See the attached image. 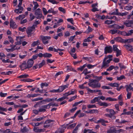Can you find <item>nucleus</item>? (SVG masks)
I'll return each mask as SVG.
<instances>
[{
    "label": "nucleus",
    "mask_w": 133,
    "mask_h": 133,
    "mask_svg": "<svg viewBox=\"0 0 133 133\" xmlns=\"http://www.w3.org/2000/svg\"><path fill=\"white\" fill-rule=\"evenodd\" d=\"M115 66L114 65L110 66L107 69V71H110L115 68Z\"/></svg>",
    "instance_id": "09e8293b"
},
{
    "label": "nucleus",
    "mask_w": 133,
    "mask_h": 133,
    "mask_svg": "<svg viewBox=\"0 0 133 133\" xmlns=\"http://www.w3.org/2000/svg\"><path fill=\"white\" fill-rule=\"evenodd\" d=\"M42 42L44 44H47L48 43L49 41L48 40L51 38V37L50 36H42L41 37Z\"/></svg>",
    "instance_id": "20e7f679"
},
{
    "label": "nucleus",
    "mask_w": 133,
    "mask_h": 133,
    "mask_svg": "<svg viewBox=\"0 0 133 133\" xmlns=\"http://www.w3.org/2000/svg\"><path fill=\"white\" fill-rule=\"evenodd\" d=\"M131 84H133V83H131L129 85H126L125 86V87L126 88V91L127 92H129L131 90H133V88L131 86Z\"/></svg>",
    "instance_id": "f3484780"
},
{
    "label": "nucleus",
    "mask_w": 133,
    "mask_h": 133,
    "mask_svg": "<svg viewBox=\"0 0 133 133\" xmlns=\"http://www.w3.org/2000/svg\"><path fill=\"white\" fill-rule=\"evenodd\" d=\"M34 63V61L33 60L29 59H28L27 64L29 69L32 67Z\"/></svg>",
    "instance_id": "f8f14e48"
},
{
    "label": "nucleus",
    "mask_w": 133,
    "mask_h": 133,
    "mask_svg": "<svg viewBox=\"0 0 133 133\" xmlns=\"http://www.w3.org/2000/svg\"><path fill=\"white\" fill-rule=\"evenodd\" d=\"M116 130L115 127H111L110 129L107 131V133H116Z\"/></svg>",
    "instance_id": "9d476101"
},
{
    "label": "nucleus",
    "mask_w": 133,
    "mask_h": 133,
    "mask_svg": "<svg viewBox=\"0 0 133 133\" xmlns=\"http://www.w3.org/2000/svg\"><path fill=\"white\" fill-rule=\"evenodd\" d=\"M109 66V65L106 62V60L104 59L101 66V69L106 68L108 67Z\"/></svg>",
    "instance_id": "2eb2a0df"
},
{
    "label": "nucleus",
    "mask_w": 133,
    "mask_h": 133,
    "mask_svg": "<svg viewBox=\"0 0 133 133\" xmlns=\"http://www.w3.org/2000/svg\"><path fill=\"white\" fill-rule=\"evenodd\" d=\"M39 42L38 40L34 42L31 44V46L32 47H34L35 46H37L39 44Z\"/></svg>",
    "instance_id": "c85d7f7f"
},
{
    "label": "nucleus",
    "mask_w": 133,
    "mask_h": 133,
    "mask_svg": "<svg viewBox=\"0 0 133 133\" xmlns=\"http://www.w3.org/2000/svg\"><path fill=\"white\" fill-rule=\"evenodd\" d=\"M69 84H68L60 86L58 89L59 92H61L63 91L65 89L68 88Z\"/></svg>",
    "instance_id": "1a4fd4ad"
},
{
    "label": "nucleus",
    "mask_w": 133,
    "mask_h": 133,
    "mask_svg": "<svg viewBox=\"0 0 133 133\" xmlns=\"http://www.w3.org/2000/svg\"><path fill=\"white\" fill-rule=\"evenodd\" d=\"M124 24L127 27L133 28V21H126L124 22Z\"/></svg>",
    "instance_id": "423d86ee"
},
{
    "label": "nucleus",
    "mask_w": 133,
    "mask_h": 133,
    "mask_svg": "<svg viewBox=\"0 0 133 133\" xmlns=\"http://www.w3.org/2000/svg\"><path fill=\"white\" fill-rule=\"evenodd\" d=\"M104 53H110L112 52L113 51L112 47L111 46H106L104 49Z\"/></svg>",
    "instance_id": "39448f33"
},
{
    "label": "nucleus",
    "mask_w": 133,
    "mask_h": 133,
    "mask_svg": "<svg viewBox=\"0 0 133 133\" xmlns=\"http://www.w3.org/2000/svg\"><path fill=\"white\" fill-rule=\"evenodd\" d=\"M12 72L10 71H9L6 73L4 72H2L1 73V74L5 75H9L11 74Z\"/></svg>",
    "instance_id": "2f4dec72"
},
{
    "label": "nucleus",
    "mask_w": 133,
    "mask_h": 133,
    "mask_svg": "<svg viewBox=\"0 0 133 133\" xmlns=\"http://www.w3.org/2000/svg\"><path fill=\"white\" fill-rule=\"evenodd\" d=\"M83 133H97L94 131H92L91 130L89 129H85L84 130Z\"/></svg>",
    "instance_id": "b1692460"
},
{
    "label": "nucleus",
    "mask_w": 133,
    "mask_h": 133,
    "mask_svg": "<svg viewBox=\"0 0 133 133\" xmlns=\"http://www.w3.org/2000/svg\"><path fill=\"white\" fill-rule=\"evenodd\" d=\"M76 123H74L72 124H71L70 125H69L67 127V129H73L74 127L76 126Z\"/></svg>",
    "instance_id": "393cba45"
},
{
    "label": "nucleus",
    "mask_w": 133,
    "mask_h": 133,
    "mask_svg": "<svg viewBox=\"0 0 133 133\" xmlns=\"http://www.w3.org/2000/svg\"><path fill=\"white\" fill-rule=\"evenodd\" d=\"M118 10L117 9H116L115 10V11L112 12L111 13V14L112 15H118L119 13L118 12Z\"/></svg>",
    "instance_id": "5fc2aeb1"
},
{
    "label": "nucleus",
    "mask_w": 133,
    "mask_h": 133,
    "mask_svg": "<svg viewBox=\"0 0 133 133\" xmlns=\"http://www.w3.org/2000/svg\"><path fill=\"white\" fill-rule=\"evenodd\" d=\"M23 38V37H21L17 36L16 37V40L17 42L16 43V45L20 44L22 43L21 40Z\"/></svg>",
    "instance_id": "a211bd4d"
},
{
    "label": "nucleus",
    "mask_w": 133,
    "mask_h": 133,
    "mask_svg": "<svg viewBox=\"0 0 133 133\" xmlns=\"http://www.w3.org/2000/svg\"><path fill=\"white\" fill-rule=\"evenodd\" d=\"M129 0H120V2L121 4H125L128 2Z\"/></svg>",
    "instance_id": "a18cd8bd"
},
{
    "label": "nucleus",
    "mask_w": 133,
    "mask_h": 133,
    "mask_svg": "<svg viewBox=\"0 0 133 133\" xmlns=\"http://www.w3.org/2000/svg\"><path fill=\"white\" fill-rule=\"evenodd\" d=\"M42 9L44 14L45 15H46L48 14V11L44 8H43Z\"/></svg>",
    "instance_id": "4d7b16f0"
},
{
    "label": "nucleus",
    "mask_w": 133,
    "mask_h": 133,
    "mask_svg": "<svg viewBox=\"0 0 133 133\" xmlns=\"http://www.w3.org/2000/svg\"><path fill=\"white\" fill-rule=\"evenodd\" d=\"M6 57L5 55L3 53H0V59H1L2 61L3 59L2 57L5 58Z\"/></svg>",
    "instance_id": "3c124183"
},
{
    "label": "nucleus",
    "mask_w": 133,
    "mask_h": 133,
    "mask_svg": "<svg viewBox=\"0 0 133 133\" xmlns=\"http://www.w3.org/2000/svg\"><path fill=\"white\" fill-rule=\"evenodd\" d=\"M85 88L87 89V90L89 92H90L91 93H93L94 92H95V90H92L90 89H89L88 87H85Z\"/></svg>",
    "instance_id": "c03bdc74"
},
{
    "label": "nucleus",
    "mask_w": 133,
    "mask_h": 133,
    "mask_svg": "<svg viewBox=\"0 0 133 133\" xmlns=\"http://www.w3.org/2000/svg\"><path fill=\"white\" fill-rule=\"evenodd\" d=\"M97 111V110H96L89 109L88 111H85L84 110H83V111L87 114H93L95 113L96 111Z\"/></svg>",
    "instance_id": "aec40b11"
},
{
    "label": "nucleus",
    "mask_w": 133,
    "mask_h": 133,
    "mask_svg": "<svg viewBox=\"0 0 133 133\" xmlns=\"http://www.w3.org/2000/svg\"><path fill=\"white\" fill-rule=\"evenodd\" d=\"M34 131L36 132H41L44 131V129H39L38 127H35L34 128Z\"/></svg>",
    "instance_id": "6ab92c4d"
},
{
    "label": "nucleus",
    "mask_w": 133,
    "mask_h": 133,
    "mask_svg": "<svg viewBox=\"0 0 133 133\" xmlns=\"http://www.w3.org/2000/svg\"><path fill=\"white\" fill-rule=\"evenodd\" d=\"M109 85L112 87H118L119 86V84L116 83H111L109 84Z\"/></svg>",
    "instance_id": "bb28decb"
},
{
    "label": "nucleus",
    "mask_w": 133,
    "mask_h": 133,
    "mask_svg": "<svg viewBox=\"0 0 133 133\" xmlns=\"http://www.w3.org/2000/svg\"><path fill=\"white\" fill-rule=\"evenodd\" d=\"M29 76V75L28 74H24L23 75L19 76L18 77V78H26L28 77Z\"/></svg>",
    "instance_id": "4c0bfd02"
},
{
    "label": "nucleus",
    "mask_w": 133,
    "mask_h": 133,
    "mask_svg": "<svg viewBox=\"0 0 133 133\" xmlns=\"http://www.w3.org/2000/svg\"><path fill=\"white\" fill-rule=\"evenodd\" d=\"M57 12L56 11H54V9L52 8H50V9L48 10V14L52 13L54 15L56 14Z\"/></svg>",
    "instance_id": "412c9836"
},
{
    "label": "nucleus",
    "mask_w": 133,
    "mask_h": 133,
    "mask_svg": "<svg viewBox=\"0 0 133 133\" xmlns=\"http://www.w3.org/2000/svg\"><path fill=\"white\" fill-rule=\"evenodd\" d=\"M45 118V117L43 116L42 117H40L38 118H35L33 120L34 121H39L40 120H41L43 119L44 118Z\"/></svg>",
    "instance_id": "79ce46f5"
},
{
    "label": "nucleus",
    "mask_w": 133,
    "mask_h": 133,
    "mask_svg": "<svg viewBox=\"0 0 133 133\" xmlns=\"http://www.w3.org/2000/svg\"><path fill=\"white\" fill-rule=\"evenodd\" d=\"M86 65L85 64H84L83 65L80 67L78 68L77 69V70H80L81 71H82L83 69L86 66Z\"/></svg>",
    "instance_id": "ea45409f"
},
{
    "label": "nucleus",
    "mask_w": 133,
    "mask_h": 133,
    "mask_svg": "<svg viewBox=\"0 0 133 133\" xmlns=\"http://www.w3.org/2000/svg\"><path fill=\"white\" fill-rule=\"evenodd\" d=\"M131 93L129 92H127V98L129 99L131 97Z\"/></svg>",
    "instance_id": "052dcab7"
},
{
    "label": "nucleus",
    "mask_w": 133,
    "mask_h": 133,
    "mask_svg": "<svg viewBox=\"0 0 133 133\" xmlns=\"http://www.w3.org/2000/svg\"><path fill=\"white\" fill-rule=\"evenodd\" d=\"M33 3L34 5L33 9V10H36L38 8L39 5L37 2L33 1Z\"/></svg>",
    "instance_id": "a878e982"
},
{
    "label": "nucleus",
    "mask_w": 133,
    "mask_h": 133,
    "mask_svg": "<svg viewBox=\"0 0 133 133\" xmlns=\"http://www.w3.org/2000/svg\"><path fill=\"white\" fill-rule=\"evenodd\" d=\"M35 14V15L37 16L36 17V18L38 19L41 18L42 15V12L39 8L36 10Z\"/></svg>",
    "instance_id": "7ed1b4c3"
},
{
    "label": "nucleus",
    "mask_w": 133,
    "mask_h": 133,
    "mask_svg": "<svg viewBox=\"0 0 133 133\" xmlns=\"http://www.w3.org/2000/svg\"><path fill=\"white\" fill-rule=\"evenodd\" d=\"M124 42L125 43H130L133 42V38H130L129 39H125L124 40Z\"/></svg>",
    "instance_id": "c756f323"
},
{
    "label": "nucleus",
    "mask_w": 133,
    "mask_h": 133,
    "mask_svg": "<svg viewBox=\"0 0 133 133\" xmlns=\"http://www.w3.org/2000/svg\"><path fill=\"white\" fill-rule=\"evenodd\" d=\"M111 105L110 103H108L105 102H100V106H102L107 107Z\"/></svg>",
    "instance_id": "4be33fe9"
},
{
    "label": "nucleus",
    "mask_w": 133,
    "mask_h": 133,
    "mask_svg": "<svg viewBox=\"0 0 133 133\" xmlns=\"http://www.w3.org/2000/svg\"><path fill=\"white\" fill-rule=\"evenodd\" d=\"M66 97L65 96H63L62 97L60 98L57 100V101H63L66 98Z\"/></svg>",
    "instance_id": "603ef678"
},
{
    "label": "nucleus",
    "mask_w": 133,
    "mask_h": 133,
    "mask_svg": "<svg viewBox=\"0 0 133 133\" xmlns=\"http://www.w3.org/2000/svg\"><path fill=\"white\" fill-rule=\"evenodd\" d=\"M115 107L116 110H117V111H120V110L119 109V105L118 104H116L114 105Z\"/></svg>",
    "instance_id": "6e6d98bb"
},
{
    "label": "nucleus",
    "mask_w": 133,
    "mask_h": 133,
    "mask_svg": "<svg viewBox=\"0 0 133 133\" xmlns=\"http://www.w3.org/2000/svg\"><path fill=\"white\" fill-rule=\"evenodd\" d=\"M110 32L112 34H115L117 32V30H111L110 31Z\"/></svg>",
    "instance_id": "338daca9"
},
{
    "label": "nucleus",
    "mask_w": 133,
    "mask_h": 133,
    "mask_svg": "<svg viewBox=\"0 0 133 133\" xmlns=\"http://www.w3.org/2000/svg\"><path fill=\"white\" fill-rule=\"evenodd\" d=\"M41 88L42 89H43V87L44 86L47 87L48 86V84L46 83H42L41 84Z\"/></svg>",
    "instance_id": "13d9d810"
},
{
    "label": "nucleus",
    "mask_w": 133,
    "mask_h": 133,
    "mask_svg": "<svg viewBox=\"0 0 133 133\" xmlns=\"http://www.w3.org/2000/svg\"><path fill=\"white\" fill-rule=\"evenodd\" d=\"M19 67L21 68V70H22L27 69H29L25 61H23L22 64L19 65Z\"/></svg>",
    "instance_id": "6e6552de"
},
{
    "label": "nucleus",
    "mask_w": 133,
    "mask_h": 133,
    "mask_svg": "<svg viewBox=\"0 0 133 133\" xmlns=\"http://www.w3.org/2000/svg\"><path fill=\"white\" fill-rule=\"evenodd\" d=\"M68 92L70 95H74V94L77 93V91L74 89H72L70 91H69Z\"/></svg>",
    "instance_id": "72a5a7b5"
},
{
    "label": "nucleus",
    "mask_w": 133,
    "mask_h": 133,
    "mask_svg": "<svg viewBox=\"0 0 133 133\" xmlns=\"http://www.w3.org/2000/svg\"><path fill=\"white\" fill-rule=\"evenodd\" d=\"M92 9L91 11H92L95 12L99 11V10L97 8L98 7L97 3L92 4Z\"/></svg>",
    "instance_id": "ddd939ff"
},
{
    "label": "nucleus",
    "mask_w": 133,
    "mask_h": 133,
    "mask_svg": "<svg viewBox=\"0 0 133 133\" xmlns=\"http://www.w3.org/2000/svg\"><path fill=\"white\" fill-rule=\"evenodd\" d=\"M95 79H92L88 83L89 85L94 88L100 87L99 82L100 81V77L97 76H94Z\"/></svg>",
    "instance_id": "f257e3e1"
},
{
    "label": "nucleus",
    "mask_w": 133,
    "mask_h": 133,
    "mask_svg": "<svg viewBox=\"0 0 133 133\" xmlns=\"http://www.w3.org/2000/svg\"><path fill=\"white\" fill-rule=\"evenodd\" d=\"M35 29V27L34 25L30 27H29L26 31V33L28 34V37L31 36V34H32V32L33 30Z\"/></svg>",
    "instance_id": "f03ea898"
},
{
    "label": "nucleus",
    "mask_w": 133,
    "mask_h": 133,
    "mask_svg": "<svg viewBox=\"0 0 133 133\" xmlns=\"http://www.w3.org/2000/svg\"><path fill=\"white\" fill-rule=\"evenodd\" d=\"M43 101L47 102H51L54 101V98H48L43 100Z\"/></svg>",
    "instance_id": "cd10ccee"
},
{
    "label": "nucleus",
    "mask_w": 133,
    "mask_h": 133,
    "mask_svg": "<svg viewBox=\"0 0 133 133\" xmlns=\"http://www.w3.org/2000/svg\"><path fill=\"white\" fill-rule=\"evenodd\" d=\"M133 8V6L131 5H128L127 6H125L124 9L125 10H131Z\"/></svg>",
    "instance_id": "f704fd0d"
},
{
    "label": "nucleus",
    "mask_w": 133,
    "mask_h": 133,
    "mask_svg": "<svg viewBox=\"0 0 133 133\" xmlns=\"http://www.w3.org/2000/svg\"><path fill=\"white\" fill-rule=\"evenodd\" d=\"M58 10L59 11L63 13H65V9L62 7H59L58 8Z\"/></svg>",
    "instance_id": "0e129e2a"
},
{
    "label": "nucleus",
    "mask_w": 133,
    "mask_h": 133,
    "mask_svg": "<svg viewBox=\"0 0 133 133\" xmlns=\"http://www.w3.org/2000/svg\"><path fill=\"white\" fill-rule=\"evenodd\" d=\"M48 1L53 4H57L59 3V2L56 1L55 0H48Z\"/></svg>",
    "instance_id": "58836bf2"
},
{
    "label": "nucleus",
    "mask_w": 133,
    "mask_h": 133,
    "mask_svg": "<svg viewBox=\"0 0 133 133\" xmlns=\"http://www.w3.org/2000/svg\"><path fill=\"white\" fill-rule=\"evenodd\" d=\"M125 78V76L123 75H122L119 77H117V79L118 80H120L123 79Z\"/></svg>",
    "instance_id": "de8ad7c7"
},
{
    "label": "nucleus",
    "mask_w": 133,
    "mask_h": 133,
    "mask_svg": "<svg viewBox=\"0 0 133 133\" xmlns=\"http://www.w3.org/2000/svg\"><path fill=\"white\" fill-rule=\"evenodd\" d=\"M92 29L90 26H89L88 29H87V31H86V32L89 33L90 32H91L92 31Z\"/></svg>",
    "instance_id": "69168bd1"
},
{
    "label": "nucleus",
    "mask_w": 133,
    "mask_h": 133,
    "mask_svg": "<svg viewBox=\"0 0 133 133\" xmlns=\"http://www.w3.org/2000/svg\"><path fill=\"white\" fill-rule=\"evenodd\" d=\"M30 21H32L35 18V17L32 14L30 13Z\"/></svg>",
    "instance_id": "bf43d9fd"
},
{
    "label": "nucleus",
    "mask_w": 133,
    "mask_h": 133,
    "mask_svg": "<svg viewBox=\"0 0 133 133\" xmlns=\"http://www.w3.org/2000/svg\"><path fill=\"white\" fill-rule=\"evenodd\" d=\"M84 102V101H81L78 102H75L74 103V104L73 105V107H74V106H76L78 105V104H80V103Z\"/></svg>",
    "instance_id": "8fccbe9b"
},
{
    "label": "nucleus",
    "mask_w": 133,
    "mask_h": 133,
    "mask_svg": "<svg viewBox=\"0 0 133 133\" xmlns=\"http://www.w3.org/2000/svg\"><path fill=\"white\" fill-rule=\"evenodd\" d=\"M114 21L111 20H107L105 21V23L107 24H110L114 23Z\"/></svg>",
    "instance_id": "37998d69"
},
{
    "label": "nucleus",
    "mask_w": 133,
    "mask_h": 133,
    "mask_svg": "<svg viewBox=\"0 0 133 133\" xmlns=\"http://www.w3.org/2000/svg\"><path fill=\"white\" fill-rule=\"evenodd\" d=\"M108 122L107 121H105L103 119H100V123L103 126H105V123H107Z\"/></svg>",
    "instance_id": "e433bc0d"
},
{
    "label": "nucleus",
    "mask_w": 133,
    "mask_h": 133,
    "mask_svg": "<svg viewBox=\"0 0 133 133\" xmlns=\"http://www.w3.org/2000/svg\"><path fill=\"white\" fill-rule=\"evenodd\" d=\"M116 56L117 57H118L121 54V51L120 50H118L116 51Z\"/></svg>",
    "instance_id": "864d4df0"
},
{
    "label": "nucleus",
    "mask_w": 133,
    "mask_h": 133,
    "mask_svg": "<svg viewBox=\"0 0 133 133\" xmlns=\"http://www.w3.org/2000/svg\"><path fill=\"white\" fill-rule=\"evenodd\" d=\"M132 33H133V30H131L128 32L127 36H130L131 35Z\"/></svg>",
    "instance_id": "e2e57ef3"
},
{
    "label": "nucleus",
    "mask_w": 133,
    "mask_h": 133,
    "mask_svg": "<svg viewBox=\"0 0 133 133\" xmlns=\"http://www.w3.org/2000/svg\"><path fill=\"white\" fill-rule=\"evenodd\" d=\"M112 55H109L108 56H107L105 57V58H104V59H105V60H106V59H111L112 60Z\"/></svg>",
    "instance_id": "49530a36"
},
{
    "label": "nucleus",
    "mask_w": 133,
    "mask_h": 133,
    "mask_svg": "<svg viewBox=\"0 0 133 133\" xmlns=\"http://www.w3.org/2000/svg\"><path fill=\"white\" fill-rule=\"evenodd\" d=\"M87 107L89 109H90L93 108H96V106L95 105H90L88 104L87 105Z\"/></svg>",
    "instance_id": "680f3d73"
},
{
    "label": "nucleus",
    "mask_w": 133,
    "mask_h": 133,
    "mask_svg": "<svg viewBox=\"0 0 133 133\" xmlns=\"http://www.w3.org/2000/svg\"><path fill=\"white\" fill-rule=\"evenodd\" d=\"M106 101H109L114 102L117 101V99L115 98H113L111 97H107L106 98Z\"/></svg>",
    "instance_id": "5701e85b"
},
{
    "label": "nucleus",
    "mask_w": 133,
    "mask_h": 133,
    "mask_svg": "<svg viewBox=\"0 0 133 133\" xmlns=\"http://www.w3.org/2000/svg\"><path fill=\"white\" fill-rule=\"evenodd\" d=\"M117 46L116 45H113V49L114 51H116L119 49L117 48Z\"/></svg>",
    "instance_id": "774afa93"
},
{
    "label": "nucleus",
    "mask_w": 133,
    "mask_h": 133,
    "mask_svg": "<svg viewBox=\"0 0 133 133\" xmlns=\"http://www.w3.org/2000/svg\"><path fill=\"white\" fill-rule=\"evenodd\" d=\"M52 56V55L51 54L45 53L43 54V57H44L50 58Z\"/></svg>",
    "instance_id": "7c9ffc66"
},
{
    "label": "nucleus",
    "mask_w": 133,
    "mask_h": 133,
    "mask_svg": "<svg viewBox=\"0 0 133 133\" xmlns=\"http://www.w3.org/2000/svg\"><path fill=\"white\" fill-rule=\"evenodd\" d=\"M124 47L127 49L129 51H131V52H133V48L132 46L131 45L128 44L124 45Z\"/></svg>",
    "instance_id": "4468645a"
},
{
    "label": "nucleus",
    "mask_w": 133,
    "mask_h": 133,
    "mask_svg": "<svg viewBox=\"0 0 133 133\" xmlns=\"http://www.w3.org/2000/svg\"><path fill=\"white\" fill-rule=\"evenodd\" d=\"M55 121L53 120L48 119L44 123V127L47 128L50 126V123L51 122H54Z\"/></svg>",
    "instance_id": "0eeeda50"
},
{
    "label": "nucleus",
    "mask_w": 133,
    "mask_h": 133,
    "mask_svg": "<svg viewBox=\"0 0 133 133\" xmlns=\"http://www.w3.org/2000/svg\"><path fill=\"white\" fill-rule=\"evenodd\" d=\"M28 129L26 127H24L23 129H21V131L23 133L28 131Z\"/></svg>",
    "instance_id": "c9c22d12"
},
{
    "label": "nucleus",
    "mask_w": 133,
    "mask_h": 133,
    "mask_svg": "<svg viewBox=\"0 0 133 133\" xmlns=\"http://www.w3.org/2000/svg\"><path fill=\"white\" fill-rule=\"evenodd\" d=\"M91 73V71H88V70L87 69H84L82 73V74H84L85 75H87L88 74H90Z\"/></svg>",
    "instance_id": "a19ab883"
},
{
    "label": "nucleus",
    "mask_w": 133,
    "mask_h": 133,
    "mask_svg": "<svg viewBox=\"0 0 133 133\" xmlns=\"http://www.w3.org/2000/svg\"><path fill=\"white\" fill-rule=\"evenodd\" d=\"M45 62L44 60H43L42 62L38 65L39 68H40L43 66L45 64Z\"/></svg>",
    "instance_id": "473e14b6"
},
{
    "label": "nucleus",
    "mask_w": 133,
    "mask_h": 133,
    "mask_svg": "<svg viewBox=\"0 0 133 133\" xmlns=\"http://www.w3.org/2000/svg\"><path fill=\"white\" fill-rule=\"evenodd\" d=\"M106 111L107 112H109L110 115H116L117 113H118L117 111H115L114 110L112 109H109L108 108H107L106 109Z\"/></svg>",
    "instance_id": "9b49d317"
},
{
    "label": "nucleus",
    "mask_w": 133,
    "mask_h": 133,
    "mask_svg": "<svg viewBox=\"0 0 133 133\" xmlns=\"http://www.w3.org/2000/svg\"><path fill=\"white\" fill-rule=\"evenodd\" d=\"M10 27L13 29H15L17 28V25L14 21L11 20L10 23Z\"/></svg>",
    "instance_id": "dca6fc26"
}]
</instances>
